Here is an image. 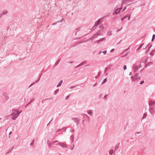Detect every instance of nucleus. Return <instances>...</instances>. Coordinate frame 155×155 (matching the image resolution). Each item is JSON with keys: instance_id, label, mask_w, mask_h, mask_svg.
Listing matches in <instances>:
<instances>
[{"instance_id": "nucleus-1", "label": "nucleus", "mask_w": 155, "mask_h": 155, "mask_svg": "<svg viewBox=\"0 0 155 155\" xmlns=\"http://www.w3.org/2000/svg\"><path fill=\"white\" fill-rule=\"evenodd\" d=\"M138 74L136 73L134 75L135 77H133V76H132L130 77V78H131L132 80L133 81H135L137 80L138 79H140V77H138L137 78H136L138 76Z\"/></svg>"}, {"instance_id": "nucleus-2", "label": "nucleus", "mask_w": 155, "mask_h": 155, "mask_svg": "<svg viewBox=\"0 0 155 155\" xmlns=\"http://www.w3.org/2000/svg\"><path fill=\"white\" fill-rule=\"evenodd\" d=\"M13 111H14V112L13 113V114H12V115H14L17 117L21 113V112H20L18 110H16L13 109L12 111L13 112Z\"/></svg>"}, {"instance_id": "nucleus-3", "label": "nucleus", "mask_w": 155, "mask_h": 155, "mask_svg": "<svg viewBox=\"0 0 155 155\" xmlns=\"http://www.w3.org/2000/svg\"><path fill=\"white\" fill-rule=\"evenodd\" d=\"M134 0H124L123 1L122 3L121 4V5L122 6H123L124 4L125 5H126V4H128V2H133Z\"/></svg>"}, {"instance_id": "nucleus-4", "label": "nucleus", "mask_w": 155, "mask_h": 155, "mask_svg": "<svg viewBox=\"0 0 155 155\" xmlns=\"http://www.w3.org/2000/svg\"><path fill=\"white\" fill-rule=\"evenodd\" d=\"M103 18H101L99 19L95 23V25H99L101 23L102 21V20L103 19Z\"/></svg>"}, {"instance_id": "nucleus-5", "label": "nucleus", "mask_w": 155, "mask_h": 155, "mask_svg": "<svg viewBox=\"0 0 155 155\" xmlns=\"http://www.w3.org/2000/svg\"><path fill=\"white\" fill-rule=\"evenodd\" d=\"M149 106H150V107L149 109V110L151 114H152L153 112V110L154 109V106L153 105H149Z\"/></svg>"}, {"instance_id": "nucleus-6", "label": "nucleus", "mask_w": 155, "mask_h": 155, "mask_svg": "<svg viewBox=\"0 0 155 155\" xmlns=\"http://www.w3.org/2000/svg\"><path fill=\"white\" fill-rule=\"evenodd\" d=\"M71 119L73 120L74 121L77 125L79 124L80 120V119L77 117L72 118Z\"/></svg>"}, {"instance_id": "nucleus-7", "label": "nucleus", "mask_w": 155, "mask_h": 155, "mask_svg": "<svg viewBox=\"0 0 155 155\" xmlns=\"http://www.w3.org/2000/svg\"><path fill=\"white\" fill-rule=\"evenodd\" d=\"M60 145L62 148H67V146L64 143L60 142L56 144Z\"/></svg>"}, {"instance_id": "nucleus-8", "label": "nucleus", "mask_w": 155, "mask_h": 155, "mask_svg": "<svg viewBox=\"0 0 155 155\" xmlns=\"http://www.w3.org/2000/svg\"><path fill=\"white\" fill-rule=\"evenodd\" d=\"M152 45H151V44H148V45H147L146 47H143V49H145L146 48H147V47H148V46H149L148 48V49H147V51H146V52H148L150 50V48H151V47H152Z\"/></svg>"}, {"instance_id": "nucleus-9", "label": "nucleus", "mask_w": 155, "mask_h": 155, "mask_svg": "<svg viewBox=\"0 0 155 155\" xmlns=\"http://www.w3.org/2000/svg\"><path fill=\"white\" fill-rule=\"evenodd\" d=\"M81 29V28H77L75 29V31H74L73 32V33L75 35L77 34V32L80 31Z\"/></svg>"}, {"instance_id": "nucleus-10", "label": "nucleus", "mask_w": 155, "mask_h": 155, "mask_svg": "<svg viewBox=\"0 0 155 155\" xmlns=\"http://www.w3.org/2000/svg\"><path fill=\"white\" fill-rule=\"evenodd\" d=\"M151 105L154 106L155 104V101H149V105Z\"/></svg>"}, {"instance_id": "nucleus-11", "label": "nucleus", "mask_w": 155, "mask_h": 155, "mask_svg": "<svg viewBox=\"0 0 155 155\" xmlns=\"http://www.w3.org/2000/svg\"><path fill=\"white\" fill-rule=\"evenodd\" d=\"M63 80H61V81H60L58 84L57 85V87H60L62 83H63Z\"/></svg>"}, {"instance_id": "nucleus-12", "label": "nucleus", "mask_w": 155, "mask_h": 155, "mask_svg": "<svg viewBox=\"0 0 155 155\" xmlns=\"http://www.w3.org/2000/svg\"><path fill=\"white\" fill-rule=\"evenodd\" d=\"M155 52V49H153L150 53V54L152 56L154 55Z\"/></svg>"}, {"instance_id": "nucleus-13", "label": "nucleus", "mask_w": 155, "mask_h": 155, "mask_svg": "<svg viewBox=\"0 0 155 155\" xmlns=\"http://www.w3.org/2000/svg\"><path fill=\"white\" fill-rule=\"evenodd\" d=\"M133 67V68L134 70V72H135L136 71L138 70V67L137 65H135V66H134Z\"/></svg>"}, {"instance_id": "nucleus-14", "label": "nucleus", "mask_w": 155, "mask_h": 155, "mask_svg": "<svg viewBox=\"0 0 155 155\" xmlns=\"http://www.w3.org/2000/svg\"><path fill=\"white\" fill-rule=\"evenodd\" d=\"M50 99L53 100V98L52 97H50L49 98H47V99H45L44 100H43L42 101V103H44V101H46V100H50Z\"/></svg>"}, {"instance_id": "nucleus-15", "label": "nucleus", "mask_w": 155, "mask_h": 155, "mask_svg": "<svg viewBox=\"0 0 155 155\" xmlns=\"http://www.w3.org/2000/svg\"><path fill=\"white\" fill-rule=\"evenodd\" d=\"M87 113L88 114L90 115L91 116L93 114L92 110H89L87 111Z\"/></svg>"}, {"instance_id": "nucleus-16", "label": "nucleus", "mask_w": 155, "mask_h": 155, "mask_svg": "<svg viewBox=\"0 0 155 155\" xmlns=\"http://www.w3.org/2000/svg\"><path fill=\"white\" fill-rule=\"evenodd\" d=\"M96 33L98 35V36L101 35H102L101 30H100L98 31Z\"/></svg>"}, {"instance_id": "nucleus-17", "label": "nucleus", "mask_w": 155, "mask_h": 155, "mask_svg": "<svg viewBox=\"0 0 155 155\" xmlns=\"http://www.w3.org/2000/svg\"><path fill=\"white\" fill-rule=\"evenodd\" d=\"M119 143H118L114 147L115 150H116L119 147Z\"/></svg>"}, {"instance_id": "nucleus-18", "label": "nucleus", "mask_w": 155, "mask_h": 155, "mask_svg": "<svg viewBox=\"0 0 155 155\" xmlns=\"http://www.w3.org/2000/svg\"><path fill=\"white\" fill-rule=\"evenodd\" d=\"M147 116V113H144V114H143V116L142 117V119H144L146 118Z\"/></svg>"}, {"instance_id": "nucleus-19", "label": "nucleus", "mask_w": 155, "mask_h": 155, "mask_svg": "<svg viewBox=\"0 0 155 155\" xmlns=\"http://www.w3.org/2000/svg\"><path fill=\"white\" fill-rule=\"evenodd\" d=\"M127 17H128V20H129L130 19V15H127L124 16V17H123L124 19L126 18Z\"/></svg>"}, {"instance_id": "nucleus-20", "label": "nucleus", "mask_w": 155, "mask_h": 155, "mask_svg": "<svg viewBox=\"0 0 155 155\" xmlns=\"http://www.w3.org/2000/svg\"><path fill=\"white\" fill-rule=\"evenodd\" d=\"M60 61V59H58L57 61L56 62V63H55V66H56V65H57L59 64V63Z\"/></svg>"}, {"instance_id": "nucleus-21", "label": "nucleus", "mask_w": 155, "mask_h": 155, "mask_svg": "<svg viewBox=\"0 0 155 155\" xmlns=\"http://www.w3.org/2000/svg\"><path fill=\"white\" fill-rule=\"evenodd\" d=\"M8 13V11L6 10H4L2 12V15L7 14Z\"/></svg>"}, {"instance_id": "nucleus-22", "label": "nucleus", "mask_w": 155, "mask_h": 155, "mask_svg": "<svg viewBox=\"0 0 155 155\" xmlns=\"http://www.w3.org/2000/svg\"><path fill=\"white\" fill-rule=\"evenodd\" d=\"M106 38V37H105V38H101L100 39H99V41H100V42H101L102 41H104L105 40V39Z\"/></svg>"}, {"instance_id": "nucleus-23", "label": "nucleus", "mask_w": 155, "mask_h": 155, "mask_svg": "<svg viewBox=\"0 0 155 155\" xmlns=\"http://www.w3.org/2000/svg\"><path fill=\"white\" fill-rule=\"evenodd\" d=\"M12 119L13 120H15L17 117L16 116H15L14 115H12Z\"/></svg>"}, {"instance_id": "nucleus-24", "label": "nucleus", "mask_w": 155, "mask_h": 155, "mask_svg": "<svg viewBox=\"0 0 155 155\" xmlns=\"http://www.w3.org/2000/svg\"><path fill=\"white\" fill-rule=\"evenodd\" d=\"M98 36V35H97V34L96 33L94 35L92 36L93 37V38H94V39H95L97 38Z\"/></svg>"}, {"instance_id": "nucleus-25", "label": "nucleus", "mask_w": 155, "mask_h": 155, "mask_svg": "<svg viewBox=\"0 0 155 155\" xmlns=\"http://www.w3.org/2000/svg\"><path fill=\"white\" fill-rule=\"evenodd\" d=\"M119 13V12L118 11V9H117L114 12V14H117Z\"/></svg>"}, {"instance_id": "nucleus-26", "label": "nucleus", "mask_w": 155, "mask_h": 155, "mask_svg": "<svg viewBox=\"0 0 155 155\" xmlns=\"http://www.w3.org/2000/svg\"><path fill=\"white\" fill-rule=\"evenodd\" d=\"M144 44V43H142V44H141L139 47V48L137 49V50H138L139 49H140L141 48L142 46Z\"/></svg>"}, {"instance_id": "nucleus-27", "label": "nucleus", "mask_w": 155, "mask_h": 155, "mask_svg": "<svg viewBox=\"0 0 155 155\" xmlns=\"http://www.w3.org/2000/svg\"><path fill=\"white\" fill-rule=\"evenodd\" d=\"M70 139L72 140V141L74 140V137L73 135H72L70 137Z\"/></svg>"}, {"instance_id": "nucleus-28", "label": "nucleus", "mask_w": 155, "mask_h": 155, "mask_svg": "<svg viewBox=\"0 0 155 155\" xmlns=\"http://www.w3.org/2000/svg\"><path fill=\"white\" fill-rule=\"evenodd\" d=\"M107 81V78H105V79H104L103 81L102 82V84H103L104 83H105Z\"/></svg>"}, {"instance_id": "nucleus-29", "label": "nucleus", "mask_w": 155, "mask_h": 155, "mask_svg": "<svg viewBox=\"0 0 155 155\" xmlns=\"http://www.w3.org/2000/svg\"><path fill=\"white\" fill-rule=\"evenodd\" d=\"M86 62H87L86 61H83V62H82V63H81L80 64V65L82 66V65H83L84 64H86Z\"/></svg>"}, {"instance_id": "nucleus-30", "label": "nucleus", "mask_w": 155, "mask_h": 155, "mask_svg": "<svg viewBox=\"0 0 155 155\" xmlns=\"http://www.w3.org/2000/svg\"><path fill=\"white\" fill-rule=\"evenodd\" d=\"M107 34L109 36L111 35H112L111 31H108L107 32Z\"/></svg>"}, {"instance_id": "nucleus-31", "label": "nucleus", "mask_w": 155, "mask_h": 155, "mask_svg": "<svg viewBox=\"0 0 155 155\" xmlns=\"http://www.w3.org/2000/svg\"><path fill=\"white\" fill-rule=\"evenodd\" d=\"M59 91V89H57L54 92V95H55L57 94V93Z\"/></svg>"}, {"instance_id": "nucleus-32", "label": "nucleus", "mask_w": 155, "mask_h": 155, "mask_svg": "<svg viewBox=\"0 0 155 155\" xmlns=\"http://www.w3.org/2000/svg\"><path fill=\"white\" fill-rule=\"evenodd\" d=\"M155 35L153 34V35L152 36V40H151L152 41H153L155 39Z\"/></svg>"}, {"instance_id": "nucleus-33", "label": "nucleus", "mask_w": 155, "mask_h": 155, "mask_svg": "<svg viewBox=\"0 0 155 155\" xmlns=\"http://www.w3.org/2000/svg\"><path fill=\"white\" fill-rule=\"evenodd\" d=\"M132 4V3H131V4H130H130H126V6H125V7L123 9H124V10H125L126 9V8H127V6H128V5H130V4Z\"/></svg>"}, {"instance_id": "nucleus-34", "label": "nucleus", "mask_w": 155, "mask_h": 155, "mask_svg": "<svg viewBox=\"0 0 155 155\" xmlns=\"http://www.w3.org/2000/svg\"><path fill=\"white\" fill-rule=\"evenodd\" d=\"M41 75L39 77V78L37 80L35 81V83H37L39 81V80H40V78L41 77Z\"/></svg>"}, {"instance_id": "nucleus-35", "label": "nucleus", "mask_w": 155, "mask_h": 155, "mask_svg": "<svg viewBox=\"0 0 155 155\" xmlns=\"http://www.w3.org/2000/svg\"><path fill=\"white\" fill-rule=\"evenodd\" d=\"M41 75L39 77V78L37 80L35 81V83H37L39 81V80H40V78L41 77Z\"/></svg>"}, {"instance_id": "nucleus-36", "label": "nucleus", "mask_w": 155, "mask_h": 155, "mask_svg": "<svg viewBox=\"0 0 155 155\" xmlns=\"http://www.w3.org/2000/svg\"><path fill=\"white\" fill-rule=\"evenodd\" d=\"M34 143V139L33 140L32 142L30 143V146H33V145Z\"/></svg>"}, {"instance_id": "nucleus-37", "label": "nucleus", "mask_w": 155, "mask_h": 155, "mask_svg": "<svg viewBox=\"0 0 155 155\" xmlns=\"http://www.w3.org/2000/svg\"><path fill=\"white\" fill-rule=\"evenodd\" d=\"M60 22V21H58L57 22H54V23H53V24H52V25H56L57 23H59Z\"/></svg>"}, {"instance_id": "nucleus-38", "label": "nucleus", "mask_w": 155, "mask_h": 155, "mask_svg": "<svg viewBox=\"0 0 155 155\" xmlns=\"http://www.w3.org/2000/svg\"><path fill=\"white\" fill-rule=\"evenodd\" d=\"M113 153H114V151L113 150H111L109 152L110 154H111V155Z\"/></svg>"}, {"instance_id": "nucleus-39", "label": "nucleus", "mask_w": 155, "mask_h": 155, "mask_svg": "<svg viewBox=\"0 0 155 155\" xmlns=\"http://www.w3.org/2000/svg\"><path fill=\"white\" fill-rule=\"evenodd\" d=\"M70 95H71V94H69L68 95V96H67L65 98V100H67L69 97Z\"/></svg>"}, {"instance_id": "nucleus-40", "label": "nucleus", "mask_w": 155, "mask_h": 155, "mask_svg": "<svg viewBox=\"0 0 155 155\" xmlns=\"http://www.w3.org/2000/svg\"><path fill=\"white\" fill-rule=\"evenodd\" d=\"M97 26V25H95V24H94V25L92 27V29H95L96 28V27Z\"/></svg>"}, {"instance_id": "nucleus-41", "label": "nucleus", "mask_w": 155, "mask_h": 155, "mask_svg": "<svg viewBox=\"0 0 155 155\" xmlns=\"http://www.w3.org/2000/svg\"><path fill=\"white\" fill-rule=\"evenodd\" d=\"M100 28L103 30L104 29V26L103 25H101L100 26Z\"/></svg>"}, {"instance_id": "nucleus-42", "label": "nucleus", "mask_w": 155, "mask_h": 155, "mask_svg": "<svg viewBox=\"0 0 155 155\" xmlns=\"http://www.w3.org/2000/svg\"><path fill=\"white\" fill-rule=\"evenodd\" d=\"M78 86V85H76L75 86H72V87H70L69 88L70 89H73L75 87L77 86Z\"/></svg>"}, {"instance_id": "nucleus-43", "label": "nucleus", "mask_w": 155, "mask_h": 155, "mask_svg": "<svg viewBox=\"0 0 155 155\" xmlns=\"http://www.w3.org/2000/svg\"><path fill=\"white\" fill-rule=\"evenodd\" d=\"M94 39V38L92 37L88 39V41H92Z\"/></svg>"}, {"instance_id": "nucleus-44", "label": "nucleus", "mask_w": 155, "mask_h": 155, "mask_svg": "<svg viewBox=\"0 0 155 155\" xmlns=\"http://www.w3.org/2000/svg\"><path fill=\"white\" fill-rule=\"evenodd\" d=\"M110 68L109 67H107L105 68V70H104V72H105L106 71H107V70L109 69Z\"/></svg>"}, {"instance_id": "nucleus-45", "label": "nucleus", "mask_w": 155, "mask_h": 155, "mask_svg": "<svg viewBox=\"0 0 155 155\" xmlns=\"http://www.w3.org/2000/svg\"><path fill=\"white\" fill-rule=\"evenodd\" d=\"M66 128V127H64L63 129H58V130H57V132H59V131H60L62 129H64V128Z\"/></svg>"}, {"instance_id": "nucleus-46", "label": "nucleus", "mask_w": 155, "mask_h": 155, "mask_svg": "<svg viewBox=\"0 0 155 155\" xmlns=\"http://www.w3.org/2000/svg\"><path fill=\"white\" fill-rule=\"evenodd\" d=\"M35 82H34L33 83H32L31 84H30V85L29 86V87L28 88H29L31 86H33V85H34V84H35Z\"/></svg>"}, {"instance_id": "nucleus-47", "label": "nucleus", "mask_w": 155, "mask_h": 155, "mask_svg": "<svg viewBox=\"0 0 155 155\" xmlns=\"http://www.w3.org/2000/svg\"><path fill=\"white\" fill-rule=\"evenodd\" d=\"M123 68L124 70H125L127 69V66L126 65L124 66Z\"/></svg>"}, {"instance_id": "nucleus-48", "label": "nucleus", "mask_w": 155, "mask_h": 155, "mask_svg": "<svg viewBox=\"0 0 155 155\" xmlns=\"http://www.w3.org/2000/svg\"><path fill=\"white\" fill-rule=\"evenodd\" d=\"M122 28L121 27V28L120 29L117 30L116 31V32H118L119 31H120L122 29Z\"/></svg>"}, {"instance_id": "nucleus-49", "label": "nucleus", "mask_w": 155, "mask_h": 155, "mask_svg": "<svg viewBox=\"0 0 155 155\" xmlns=\"http://www.w3.org/2000/svg\"><path fill=\"white\" fill-rule=\"evenodd\" d=\"M107 52V50H105L102 52L104 54H106Z\"/></svg>"}, {"instance_id": "nucleus-50", "label": "nucleus", "mask_w": 155, "mask_h": 155, "mask_svg": "<svg viewBox=\"0 0 155 155\" xmlns=\"http://www.w3.org/2000/svg\"><path fill=\"white\" fill-rule=\"evenodd\" d=\"M144 83V81L143 80V81H140V83H139V84H143Z\"/></svg>"}, {"instance_id": "nucleus-51", "label": "nucleus", "mask_w": 155, "mask_h": 155, "mask_svg": "<svg viewBox=\"0 0 155 155\" xmlns=\"http://www.w3.org/2000/svg\"><path fill=\"white\" fill-rule=\"evenodd\" d=\"M82 42H81V41H79V42H78L77 43V44H75V46H76V45H79V44H80L81 43H82Z\"/></svg>"}, {"instance_id": "nucleus-52", "label": "nucleus", "mask_w": 155, "mask_h": 155, "mask_svg": "<svg viewBox=\"0 0 155 155\" xmlns=\"http://www.w3.org/2000/svg\"><path fill=\"white\" fill-rule=\"evenodd\" d=\"M83 116V117L84 118H85L86 117H88V116L86 114H84Z\"/></svg>"}, {"instance_id": "nucleus-53", "label": "nucleus", "mask_w": 155, "mask_h": 155, "mask_svg": "<svg viewBox=\"0 0 155 155\" xmlns=\"http://www.w3.org/2000/svg\"><path fill=\"white\" fill-rule=\"evenodd\" d=\"M14 146H13L12 148V149H9V152H11V151H12L13 150V148L14 147Z\"/></svg>"}, {"instance_id": "nucleus-54", "label": "nucleus", "mask_w": 155, "mask_h": 155, "mask_svg": "<svg viewBox=\"0 0 155 155\" xmlns=\"http://www.w3.org/2000/svg\"><path fill=\"white\" fill-rule=\"evenodd\" d=\"M99 40H97L96 41L94 42V43H95L96 42L97 43H100V42L99 41Z\"/></svg>"}, {"instance_id": "nucleus-55", "label": "nucleus", "mask_w": 155, "mask_h": 155, "mask_svg": "<svg viewBox=\"0 0 155 155\" xmlns=\"http://www.w3.org/2000/svg\"><path fill=\"white\" fill-rule=\"evenodd\" d=\"M129 47L128 48L126 49L124 51V52H126V51H127L129 49Z\"/></svg>"}, {"instance_id": "nucleus-56", "label": "nucleus", "mask_w": 155, "mask_h": 155, "mask_svg": "<svg viewBox=\"0 0 155 155\" xmlns=\"http://www.w3.org/2000/svg\"><path fill=\"white\" fill-rule=\"evenodd\" d=\"M107 94H106L104 95V98L105 100H106V97H107Z\"/></svg>"}, {"instance_id": "nucleus-57", "label": "nucleus", "mask_w": 155, "mask_h": 155, "mask_svg": "<svg viewBox=\"0 0 155 155\" xmlns=\"http://www.w3.org/2000/svg\"><path fill=\"white\" fill-rule=\"evenodd\" d=\"M114 48L110 50V52H111V53L112 52H113L114 51Z\"/></svg>"}, {"instance_id": "nucleus-58", "label": "nucleus", "mask_w": 155, "mask_h": 155, "mask_svg": "<svg viewBox=\"0 0 155 155\" xmlns=\"http://www.w3.org/2000/svg\"><path fill=\"white\" fill-rule=\"evenodd\" d=\"M118 9V11L119 12H120V11L122 9V7H120Z\"/></svg>"}, {"instance_id": "nucleus-59", "label": "nucleus", "mask_w": 155, "mask_h": 155, "mask_svg": "<svg viewBox=\"0 0 155 155\" xmlns=\"http://www.w3.org/2000/svg\"><path fill=\"white\" fill-rule=\"evenodd\" d=\"M71 132H74V129H72L71 130Z\"/></svg>"}, {"instance_id": "nucleus-60", "label": "nucleus", "mask_w": 155, "mask_h": 155, "mask_svg": "<svg viewBox=\"0 0 155 155\" xmlns=\"http://www.w3.org/2000/svg\"><path fill=\"white\" fill-rule=\"evenodd\" d=\"M64 21V20L63 18H62L61 20L60 21H60V22H62L63 21Z\"/></svg>"}, {"instance_id": "nucleus-61", "label": "nucleus", "mask_w": 155, "mask_h": 155, "mask_svg": "<svg viewBox=\"0 0 155 155\" xmlns=\"http://www.w3.org/2000/svg\"><path fill=\"white\" fill-rule=\"evenodd\" d=\"M150 63H152V62H149L147 64H146L147 65V66H149L150 65Z\"/></svg>"}, {"instance_id": "nucleus-62", "label": "nucleus", "mask_w": 155, "mask_h": 155, "mask_svg": "<svg viewBox=\"0 0 155 155\" xmlns=\"http://www.w3.org/2000/svg\"><path fill=\"white\" fill-rule=\"evenodd\" d=\"M109 16V15H108V14L107 15L104 16L102 18H105L106 17Z\"/></svg>"}, {"instance_id": "nucleus-63", "label": "nucleus", "mask_w": 155, "mask_h": 155, "mask_svg": "<svg viewBox=\"0 0 155 155\" xmlns=\"http://www.w3.org/2000/svg\"><path fill=\"white\" fill-rule=\"evenodd\" d=\"M58 140H56V141H55L54 142H52L51 143L52 144H53L54 143H56V142H58Z\"/></svg>"}, {"instance_id": "nucleus-64", "label": "nucleus", "mask_w": 155, "mask_h": 155, "mask_svg": "<svg viewBox=\"0 0 155 155\" xmlns=\"http://www.w3.org/2000/svg\"><path fill=\"white\" fill-rule=\"evenodd\" d=\"M5 98L6 100H8L9 99V97L8 96H6Z\"/></svg>"}]
</instances>
